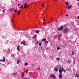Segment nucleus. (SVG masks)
<instances>
[{
  "mask_svg": "<svg viewBox=\"0 0 79 79\" xmlns=\"http://www.w3.org/2000/svg\"><path fill=\"white\" fill-rule=\"evenodd\" d=\"M18 13L19 15H20V11H18Z\"/></svg>",
  "mask_w": 79,
  "mask_h": 79,
  "instance_id": "19",
  "label": "nucleus"
},
{
  "mask_svg": "<svg viewBox=\"0 0 79 79\" xmlns=\"http://www.w3.org/2000/svg\"><path fill=\"white\" fill-rule=\"evenodd\" d=\"M48 23V24H49V23Z\"/></svg>",
  "mask_w": 79,
  "mask_h": 79,
  "instance_id": "62",
  "label": "nucleus"
},
{
  "mask_svg": "<svg viewBox=\"0 0 79 79\" xmlns=\"http://www.w3.org/2000/svg\"><path fill=\"white\" fill-rule=\"evenodd\" d=\"M42 47H41V49H42Z\"/></svg>",
  "mask_w": 79,
  "mask_h": 79,
  "instance_id": "56",
  "label": "nucleus"
},
{
  "mask_svg": "<svg viewBox=\"0 0 79 79\" xmlns=\"http://www.w3.org/2000/svg\"><path fill=\"white\" fill-rule=\"evenodd\" d=\"M36 35H35L34 36H33V38L34 39H35V37H36Z\"/></svg>",
  "mask_w": 79,
  "mask_h": 79,
  "instance_id": "25",
  "label": "nucleus"
},
{
  "mask_svg": "<svg viewBox=\"0 0 79 79\" xmlns=\"http://www.w3.org/2000/svg\"><path fill=\"white\" fill-rule=\"evenodd\" d=\"M37 44H39V42H37Z\"/></svg>",
  "mask_w": 79,
  "mask_h": 79,
  "instance_id": "58",
  "label": "nucleus"
},
{
  "mask_svg": "<svg viewBox=\"0 0 79 79\" xmlns=\"http://www.w3.org/2000/svg\"><path fill=\"white\" fill-rule=\"evenodd\" d=\"M2 61L3 62H5V58L4 56L3 57V59L2 60Z\"/></svg>",
  "mask_w": 79,
  "mask_h": 79,
  "instance_id": "8",
  "label": "nucleus"
},
{
  "mask_svg": "<svg viewBox=\"0 0 79 79\" xmlns=\"http://www.w3.org/2000/svg\"><path fill=\"white\" fill-rule=\"evenodd\" d=\"M44 29V27H42V29Z\"/></svg>",
  "mask_w": 79,
  "mask_h": 79,
  "instance_id": "60",
  "label": "nucleus"
},
{
  "mask_svg": "<svg viewBox=\"0 0 79 79\" xmlns=\"http://www.w3.org/2000/svg\"><path fill=\"white\" fill-rule=\"evenodd\" d=\"M44 24H46V23H44Z\"/></svg>",
  "mask_w": 79,
  "mask_h": 79,
  "instance_id": "61",
  "label": "nucleus"
},
{
  "mask_svg": "<svg viewBox=\"0 0 79 79\" xmlns=\"http://www.w3.org/2000/svg\"><path fill=\"white\" fill-rule=\"evenodd\" d=\"M35 31V30L33 29L32 30V32H34Z\"/></svg>",
  "mask_w": 79,
  "mask_h": 79,
  "instance_id": "31",
  "label": "nucleus"
},
{
  "mask_svg": "<svg viewBox=\"0 0 79 79\" xmlns=\"http://www.w3.org/2000/svg\"><path fill=\"white\" fill-rule=\"evenodd\" d=\"M62 70H63L64 69L63 68V67H62Z\"/></svg>",
  "mask_w": 79,
  "mask_h": 79,
  "instance_id": "41",
  "label": "nucleus"
},
{
  "mask_svg": "<svg viewBox=\"0 0 79 79\" xmlns=\"http://www.w3.org/2000/svg\"><path fill=\"white\" fill-rule=\"evenodd\" d=\"M2 65H4V64H2Z\"/></svg>",
  "mask_w": 79,
  "mask_h": 79,
  "instance_id": "63",
  "label": "nucleus"
},
{
  "mask_svg": "<svg viewBox=\"0 0 79 79\" xmlns=\"http://www.w3.org/2000/svg\"><path fill=\"white\" fill-rule=\"evenodd\" d=\"M63 71H64V72H66V70L64 69L63 70Z\"/></svg>",
  "mask_w": 79,
  "mask_h": 79,
  "instance_id": "35",
  "label": "nucleus"
},
{
  "mask_svg": "<svg viewBox=\"0 0 79 79\" xmlns=\"http://www.w3.org/2000/svg\"><path fill=\"white\" fill-rule=\"evenodd\" d=\"M18 11V10H14V12H16V11Z\"/></svg>",
  "mask_w": 79,
  "mask_h": 79,
  "instance_id": "30",
  "label": "nucleus"
},
{
  "mask_svg": "<svg viewBox=\"0 0 79 79\" xmlns=\"http://www.w3.org/2000/svg\"><path fill=\"white\" fill-rule=\"evenodd\" d=\"M9 42V40H7V42L6 43V44H8Z\"/></svg>",
  "mask_w": 79,
  "mask_h": 79,
  "instance_id": "34",
  "label": "nucleus"
},
{
  "mask_svg": "<svg viewBox=\"0 0 79 79\" xmlns=\"http://www.w3.org/2000/svg\"><path fill=\"white\" fill-rule=\"evenodd\" d=\"M60 35H62V34H61Z\"/></svg>",
  "mask_w": 79,
  "mask_h": 79,
  "instance_id": "51",
  "label": "nucleus"
},
{
  "mask_svg": "<svg viewBox=\"0 0 79 79\" xmlns=\"http://www.w3.org/2000/svg\"><path fill=\"white\" fill-rule=\"evenodd\" d=\"M63 29V26H62L60 28L58 29V31H61V30H62Z\"/></svg>",
  "mask_w": 79,
  "mask_h": 79,
  "instance_id": "3",
  "label": "nucleus"
},
{
  "mask_svg": "<svg viewBox=\"0 0 79 79\" xmlns=\"http://www.w3.org/2000/svg\"><path fill=\"white\" fill-rule=\"evenodd\" d=\"M60 47H58L57 48V49L58 50H60Z\"/></svg>",
  "mask_w": 79,
  "mask_h": 79,
  "instance_id": "23",
  "label": "nucleus"
},
{
  "mask_svg": "<svg viewBox=\"0 0 79 79\" xmlns=\"http://www.w3.org/2000/svg\"><path fill=\"white\" fill-rule=\"evenodd\" d=\"M45 43H48V41L46 40V41H45Z\"/></svg>",
  "mask_w": 79,
  "mask_h": 79,
  "instance_id": "37",
  "label": "nucleus"
},
{
  "mask_svg": "<svg viewBox=\"0 0 79 79\" xmlns=\"http://www.w3.org/2000/svg\"><path fill=\"white\" fill-rule=\"evenodd\" d=\"M77 5H78V6H79V4H78Z\"/></svg>",
  "mask_w": 79,
  "mask_h": 79,
  "instance_id": "48",
  "label": "nucleus"
},
{
  "mask_svg": "<svg viewBox=\"0 0 79 79\" xmlns=\"http://www.w3.org/2000/svg\"><path fill=\"white\" fill-rule=\"evenodd\" d=\"M28 64L27 63H25V66H27Z\"/></svg>",
  "mask_w": 79,
  "mask_h": 79,
  "instance_id": "17",
  "label": "nucleus"
},
{
  "mask_svg": "<svg viewBox=\"0 0 79 79\" xmlns=\"http://www.w3.org/2000/svg\"><path fill=\"white\" fill-rule=\"evenodd\" d=\"M45 21V19H43V21Z\"/></svg>",
  "mask_w": 79,
  "mask_h": 79,
  "instance_id": "40",
  "label": "nucleus"
},
{
  "mask_svg": "<svg viewBox=\"0 0 79 79\" xmlns=\"http://www.w3.org/2000/svg\"><path fill=\"white\" fill-rule=\"evenodd\" d=\"M39 46H41V45H42V44H41V43H40L39 44Z\"/></svg>",
  "mask_w": 79,
  "mask_h": 79,
  "instance_id": "28",
  "label": "nucleus"
},
{
  "mask_svg": "<svg viewBox=\"0 0 79 79\" xmlns=\"http://www.w3.org/2000/svg\"><path fill=\"white\" fill-rule=\"evenodd\" d=\"M75 76L76 77H79V75L77 74H76Z\"/></svg>",
  "mask_w": 79,
  "mask_h": 79,
  "instance_id": "11",
  "label": "nucleus"
},
{
  "mask_svg": "<svg viewBox=\"0 0 79 79\" xmlns=\"http://www.w3.org/2000/svg\"><path fill=\"white\" fill-rule=\"evenodd\" d=\"M52 37H53V35H52Z\"/></svg>",
  "mask_w": 79,
  "mask_h": 79,
  "instance_id": "64",
  "label": "nucleus"
},
{
  "mask_svg": "<svg viewBox=\"0 0 79 79\" xmlns=\"http://www.w3.org/2000/svg\"><path fill=\"white\" fill-rule=\"evenodd\" d=\"M46 40H47L46 39H44L42 40V41H43V42H45V41Z\"/></svg>",
  "mask_w": 79,
  "mask_h": 79,
  "instance_id": "14",
  "label": "nucleus"
},
{
  "mask_svg": "<svg viewBox=\"0 0 79 79\" xmlns=\"http://www.w3.org/2000/svg\"><path fill=\"white\" fill-rule=\"evenodd\" d=\"M69 4H68V5H67V6H69Z\"/></svg>",
  "mask_w": 79,
  "mask_h": 79,
  "instance_id": "49",
  "label": "nucleus"
},
{
  "mask_svg": "<svg viewBox=\"0 0 79 79\" xmlns=\"http://www.w3.org/2000/svg\"><path fill=\"white\" fill-rule=\"evenodd\" d=\"M19 5H20V4H18V6H19Z\"/></svg>",
  "mask_w": 79,
  "mask_h": 79,
  "instance_id": "43",
  "label": "nucleus"
},
{
  "mask_svg": "<svg viewBox=\"0 0 79 79\" xmlns=\"http://www.w3.org/2000/svg\"><path fill=\"white\" fill-rule=\"evenodd\" d=\"M20 62V61L19 60H18L17 61V64H19V62Z\"/></svg>",
  "mask_w": 79,
  "mask_h": 79,
  "instance_id": "18",
  "label": "nucleus"
},
{
  "mask_svg": "<svg viewBox=\"0 0 79 79\" xmlns=\"http://www.w3.org/2000/svg\"><path fill=\"white\" fill-rule=\"evenodd\" d=\"M37 70H38V71H39L40 70V68L39 67V68H37Z\"/></svg>",
  "mask_w": 79,
  "mask_h": 79,
  "instance_id": "16",
  "label": "nucleus"
},
{
  "mask_svg": "<svg viewBox=\"0 0 79 79\" xmlns=\"http://www.w3.org/2000/svg\"><path fill=\"white\" fill-rule=\"evenodd\" d=\"M68 62H69V63H71V60H68Z\"/></svg>",
  "mask_w": 79,
  "mask_h": 79,
  "instance_id": "39",
  "label": "nucleus"
},
{
  "mask_svg": "<svg viewBox=\"0 0 79 79\" xmlns=\"http://www.w3.org/2000/svg\"><path fill=\"white\" fill-rule=\"evenodd\" d=\"M68 31V30H67V29H65L64 30V32L65 33H66Z\"/></svg>",
  "mask_w": 79,
  "mask_h": 79,
  "instance_id": "6",
  "label": "nucleus"
},
{
  "mask_svg": "<svg viewBox=\"0 0 79 79\" xmlns=\"http://www.w3.org/2000/svg\"><path fill=\"white\" fill-rule=\"evenodd\" d=\"M19 47H19H20V46L19 45L18 47Z\"/></svg>",
  "mask_w": 79,
  "mask_h": 79,
  "instance_id": "45",
  "label": "nucleus"
},
{
  "mask_svg": "<svg viewBox=\"0 0 79 79\" xmlns=\"http://www.w3.org/2000/svg\"><path fill=\"white\" fill-rule=\"evenodd\" d=\"M68 3H69L68 2H65L66 5H68Z\"/></svg>",
  "mask_w": 79,
  "mask_h": 79,
  "instance_id": "24",
  "label": "nucleus"
},
{
  "mask_svg": "<svg viewBox=\"0 0 79 79\" xmlns=\"http://www.w3.org/2000/svg\"><path fill=\"white\" fill-rule=\"evenodd\" d=\"M0 61H2V60H0Z\"/></svg>",
  "mask_w": 79,
  "mask_h": 79,
  "instance_id": "52",
  "label": "nucleus"
},
{
  "mask_svg": "<svg viewBox=\"0 0 79 79\" xmlns=\"http://www.w3.org/2000/svg\"><path fill=\"white\" fill-rule=\"evenodd\" d=\"M24 75H25V74H23L22 75V77H24Z\"/></svg>",
  "mask_w": 79,
  "mask_h": 79,
  "instance_id": "22",
  "label": "nucleus"
},
{
  "mask_svg": "<svg viewBox=\"0 0 79 79\" xmlns=\"http://www.w3.org/2000/svg\"><path fill=\"white\" fill-rule=\"evenodd\" d=\"M75 61H76L75 60H74L73 62V64H75Z\"/></svg>",
  "mask_w": 79,
  "mask_h": 79,
  "instance_id": "29",
  "label": "nucleus"
},
{
  "mask_svg": "<svg viewBox=\"0 0 79 79\" xmlns=\"http://www.w3.org/2000/svg\"><path fill=\"white\" fill-rule=\"evenodd\" d=\"M11 56L12 57H14V54H12L11 55Z\"/></svg>",
  "mask_w": 79,
  "mask_h": 79,
  "instance_id": "32",
  "label": "nucleus"
},
{
  "mask_svg": "<svg viewBox=\"0 0 79 79\" xmlns=\"http://www.w3.org/2000/svg\"><path fill=\"white\" fill-rule=\"evenodd\" d=\"M71 7H72V6L70 5L69 7H68V9H70Z\"/></svg>",
  "mask_w": 79,
  "mask_h": 79,
  "instance_id": "13",
  "label": "nucleus"
},
{
  "mask_svg": "<svg viewBox=\"0 0 79 79\" xmlns=\"http://www.w3.org/2000/svg\"><path fill=\"white\" fill-rule=\"evenodd\" d=\"M59 78H61L62 77V74L61 73H60L59 75Z\"/></svg>",
  "mask_w": 79,
  "mask_h": 79,
  "instance_id": "7",
  "label": "nucleus"
},
{
  "mask_svg": "<svg viewBox=\"0 0 79 79\" xmlns=\"http://www.w3.org/2000/svg\"><path fill=\"white\" fill-rule=\"evenodd\" d=\"M23 43L24 45H26V43H25V41L24 40H23Z\"/></svg>",
  "mask_w": 79,
  "mask_h": 79,
  "instance_id": "9",
  "label": "nucleus"
},
{
  "mask_svg": "<svg viewBox=\"0 0 79 79\" xmlns=\"http://www.w3.org/2000/svg\"><path fill=\"white\" fill-rule=\"evenodd\" d=\"M56 59H57V60H59V57H57V58Z\"/></svg>",
  "mask_w": 79,
  "mask_h": 79,
  "instance_id": "36",
  "label": "nucleus"
},
{
  "mask_svg": "<svg viewBox=\"0 0 79 79\" xmlns=\"http://www.w3.org/2000/svg\"><path fill=\"white\" fill-rule=\"evenodd\" d=\"M14 9H15V8H11L10 9V11H13V10H14Z\"/></svg>",
  "mask_w": 79,
  "mask_h": 79,
  "instance_id": "10",
  "label": "nucleus"
},
{
  "mask_svg": "<svg viewBox=\"0 0 79 79\" xmlns=\"http://www.w3.org/2000/svg\"><path fill=\"white\" fill-rule=\"evenodd\" d=\"M17 49L19 52H20V50L19 49V47H17Z\"/></svg>",
  "mask_w": 79,
  "mask_h": 79,
  "instance_id": "12",
  "label": "nucleus"
},
{
  "mask_svg": "<svg viewBox=\"0 0 79 79\" xmlns=\"http://www.w3.org/2000/svg\"><path fill=\"white\" fill-rule=\"evenodd\" d=\"M58 37H60V34L58 35Z\"/></svg>",
  "mask_w": 79,
  "mask_h": 79,
  "instance_id": "42",
  "label": "nucleus"
},
{
  "mask_svg": "<svg viewBox=\"0 0 79 79\" xmlns=\"http://www.w3.org/2000/svg\"><path fill=\"white\" fill-rule=\"evenodd\" d=\"M57 20H56V22H57Z\"/></svg>",
  "mask_w": 79,
  "mask_h": 79,
  "instance_id": "57",
  "label": "nucleus"
},
{
  "mask_svg": "<svg viewBox=\"0 0 79 79\" xmlns=\"http://www.w3.org/2000/svg\"><path fill=\"white\" fill-rule=\"evenodd\" d=\"M42 6H44V4H43V5H42Z\"/></svg>",
  "mask_w": 79,
  "mask_h": 79,
  "instance_id": "50",
  "label": "nucleus"
},
{
  "mask_svg": "<svg viewBox=\"0 0 79 79\" xmlns=\"http://www.w3.org/2000/svg\"><path fill=\"white\" fill-rule=\"evenodd\" d=\"M77 1L78 2V1H79V0H77Z\"/></svg>",
  "mask_w": 79,
  "mask_h": 79,
  "instance_id": "54",
  "label": "nucleus"
},
{
  "mask_svg": "<svg viewBox=\"0 0 79 79\" xmlns=\"http://www.w3.org/2000/svg\"><path fill=\"white\" fill-rule=\"evenodd\" d=\"M51 77H52L53 79H56V77L55 75H51L50 76Z\"/></svg>",
  "mask_w": 79,
  "mask_h": 79,
  "instance_id": "1",
  "label": "nucleus"
},
{
  "mask_svg": "<svg viewBox=\"0 0 79 79\" xmlns=\"http://www.w3.org/2000/svg\"><path fill=\"white\" fill-rule=\"evenodd\" d=\"M77 19H79V16L77 18Z\"/></svg>",
  "mask_w": 79,
  "mask_h": 79,
  "instance_id": "46",
  "label": "nucleus"
},
{
  "mask_svg": "<svg viewBox=\"0 0 79 79\" xmlns=\"http://www.w3.org/2000/svg\"><path fill=\"white\" fill-rule=\"evenodd\" d=\"M65 16H67V17H68V14H66V15H65Z\"/></svg>",
  "mask_w": 79,
  "mask_h": 79,
  "instance_id": "38",
  "label": "nucleus"
},
{
  "mask_svg": "<svg viewBox=\"0 0 79 79\" xmlns=\"http://www.w3.org/2000/svg\"><path fill=\"white\" fill-rule=\"evenodd\" d=\"M59 71L60 74H61V73H62V70H61V68H59Z\"/></svg>",
  "mask_w": 79,
  "mask_h": 79,
  "instance_id": "4",
  "label": "nucleus"
},
{
  "mask_svg": "<svg viewBox=\"0 0 79 79\" xmlns=\"http://www.w3.org/2000/svg\"><path fill=\"white\" fill-rule=\"evenodd\" d=\"M8 52H10V48H8Z\"/></svg>",
  "mask_w": 79,
  "mask_h": 79,
  "instance_id": "33",
  "label": "nucleus"
},
{
  "mask_svg": "<svg viewBox=\"0 0 79 79\" xmlns=\"http://www.w3.org/2000/svg\"><path fill=\"white\" fill-rule=\"evenodd\" d=\"M47 49H48V50H49V49H48V48H47Z\"/></svg>",
  "mask_w": 79,
  "mask_h": 79,
  "instance_id": "53",
  "label": "nucleus"
},
{
  "mask_svg": "<svg viewBox=\"0 0 79 79\" xmlns=\"http://www.w3.org/2000/svg\"><path fill=\"white\" fill-rule=\"evenodd\" d=\"M60 38H58V40H60Z\"/></svg>",
  "mask_w": 79,
  "mask_h": 79,
  "instance_id": "47",
  "label": "nucleus"
},
{
  "mask_svg": "<svg viewBox=\"0 0 79 79\" xmlns=\"http://www.w3.org/2000/svg\"><path fill=\"white\" fill-rule=\"evenodd\" d=\"M13 76L15 75H17V73H13Z\"/></svg>",
  "mask_w": 79,
  "mask_h": 79,
  "instance_id": "15",
  "label": "nucleus"
},
{
  "mask_svg": "<svg viewBox=\"0 0 79 79\" xmlns=\"http://www.w3.org/2000/svg\"><path fill=\"white\" fill-rule=\"evenodd\" d=\"M2 11H3V13H4V12H5V10H2Z\"/></svg>",
  "mask_w": 79,
  "mask_h": 79,
  "instance_id": "44",
  "label": "nucleus"
},
{
  "mask_svg": "<svg viewBox=\"0 0 79 79\" xmlns=\"http://www.w3.org/2000/svg\"><path fill=\"white\" fill-rule=\"evenodd\" d=\"M54 70L56 72H57L58 71V69L57 68H56L54 69Z\"/></svg>",
  "mask_w": 79,
  "mask_h": 79,
  "instance_id": "5",
  "label": "nucleus"
},
{
  "mask_svg": "<svg viewBox=\"0 0 79 79\" xmlns=\"http://www.w3.org/2000/svg\"><path fill=\"white\" fill-rule=\"evenodd\" d=\"M72 55H74V51H73L72 52Z\"/></svg>",
  "mask_w": 79,
  "mask_h": 79,
  "instance_id": "27",
  "label": "nucleus"
},
{
  "mask_svg": "<svg viewBox=\"0 0 79 79\" xmlns=\"http://www.w3.org/2000/svg\"><path fill=\"white\" fill-rule=\"evenodd\" d=\"M27 79H30V78H27Z\"/></svg>",
  "mask_w": 79,
  "mask_h": 79,
  "instance_id": "55",
  "label": "nucleus"
},
{
  "mask_svg": "<svg viewBox=\"0 0 79 79\" xmlns=\"http://www.w3.org/2000/svg\"><path fill=\"white\" fill-rule=\"evenodd\" d=\"M27 3H25L24 4V6L23 7V8H28L29 6H27Z\"/></svg>",
  "mask_w": 79,
  "mask_h": 79,
  "instance_id": "2",
  "label": "nucleus"
},
{
  "mask_svg": "<svg viewBox=\"0 0 79 79\" xmlns=\"http://www.w3.org/2000/svg\"><path fill=\"white\" fill-rule=\"evenodd\" d=\"M66 39H68V38H66Z\"/></svg>",
  "mask_w": 79,
  "mask_h": 79,
  "instance_id": "59",
  "label": "nucleus"
},
{
  "mask_svg": "<svg viewBox=\"0 0 79 79\" xmlns=\"http://www.w3.org/2000/svg\"><path fill=\"white\" fill-rule=\"evenodd\" d=\"M39 31H38L36 30V33L37 34V33H39Z\"/></svg>",
  "mask_w": 79,
  "mask_h": 79,
  "instance_id": "21",
  "label": "nucleus"
},
{
  "mask_svg": "<svg viewBox=\"0 0 79 79\" xmlns=\"http://www.w3.org/2000/svg\"><path fill=\"white\" fill-rule=\"evenodd\" d=\"M23 7V5H22L20 8H22Z\"/></svg>",
  "mask_w": 79,
  "mask_h": 79,
  "instance_id": "20",
  "label": "nucleus"
},
{
  "mask_svg": "<svg viewBox=\"0 0 79 79\" xmlns=\"http://www.w3.org/2000/svg\"><path fill=\"white\" fill-rule=\"evenodd\" d=\"M28 71H29V69H27V70H26V73H27Z\"/></svg>",
  "mask_w": 79,
  "mask_h": 79,
  "instance_id": "26",
  "label": "nucleus"
}]
</instances>
